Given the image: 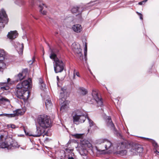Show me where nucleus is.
<instances>
[{
    "mask_svg": "<svg viewBox=\"0 0 159 159\" xmlns=\"http://www.w3.org/2000/svg\"><path fill=\"white\" fill-rule=\"evenodd\" d=\"M131 147V149L129 151L130 154L132 155H137L138 153H141L143 151V148L139 144L131 145V143L126 140H125L123 142L119 143L117 145L118 149H123L125 148H128ZM127 153L125 150L123 149L116 152V154L121 156L125 155Z\"/></svg>",
    "mask_w": 159,
    "mask_h": 159,
    "instance_id": "obj_1",
    "label": "nucleus"
},
{
    "mask_svg": "<svg viewBox=\"0 0 159 159\" xmlns=\"http://www.w3.org/2000/svg\"><path fill=\"white\" fill-rule=\"evenodd\" d=\"M6 134H0V148H7L8 150L13 149L19 146L15 140L7 136Z\"/></svg>",
    "mask_w": 159,
    "mask_h": 159,
    "instance_id": "obj_2",
    "label": "nucleus"
},
{
    "mask_svg": "<svg viewBox=\"0 0 159 159\" xmlns=\"http://www.w3.org/2000/svg\"><path fill=\"white\" fill-rule=\"evenodd\" d=\"M50 58L53 60L54 68L56 73L61 72L64 69V65L63 61L57 57V55L52 52L50 54Z\"/></svg>",
    "mask_w": 159,
    "mask_h": 159,
    "instance_id": "obj_3",
    "label": "nucleus"
},
{
    "mask_svg": "<svg viewBox=\"0 0 159 159\" xmlns=\"http://www.w3.org/2000/svg\"><path fill=\"white\" fill-rule=\"evenodd\" d=\"M91 149L92 148V144L87 140L81 139L80 145L78 147V149L80 154L82 156L86 155L87 152V148Z\"/></svg>",
    "mask_w": 159,
    "mask_h": 159,
    "instance_id": "obj_4",
    "label": "nucleus"
},
{
    "mask_svg": "<svg viewBox=\"0 0 159 159\" xmlns=\"http://www.w3.org/2000/svg\"><path fill=\"white\" fill-rule=\"evenodd\" d=\"M73 122L76 124L77 122L82 123L84 122L86 119L85 115L83 112L80 110L73 111L72 114Z\"/></svg>",
    "mask_w": 159,
    "mask_h": 159,
    "instance_id": "obj_5",
    "label": "nucleus"
},
{
    "mask_svg": "<svg viewBox=\"0 0 159 159\" xmlns=\"http://www.w3.org/2000/svg\"><path fill=\"white\" fill-rule=\"evenodd\" d=\"M37 121L40 126L43 128L45 129L51 126V121L49 117L47 115H42L39 116Z\"/></svg>",
    "mask_w": 159,
    "mask_h": 159,
    "instance_id": "obj_6",
    "label": "nucleus"
},
{
    "mask_svg": "<svg viewBox=\"0 0 159 159\" xmlns=\"http://www.w3.org/2000/svg\"><path fill=\"white\" fill-rule=\"evenodd\" d=\"M96 143L101 145V151L108 150L112 146L111 142L105 139H100L96 141Z\"/></svg>",
    "mask_w": 159,
    "mask_h": 159,
    "instance_id": "obj_7",
    "label": "nucleus"
},
{
    "mask_svg": "<svg viewBox=\"0 0 159 159\" xmlns=\"http://www.w3.org/2000/svg\"><path fill=\"white\" fill-rule=\"evenodd\" d=\"M16 94L17 97L19 98L22 99L24 100L28 99L29 97V92L26 89L22 88H18L16 86Z\"/></svg>",
    "mask_w": 159,
    "mask_h": 159,
    "instance_id": "obj_8",
    "label": "nucleus"
},
{
    "mask_svg": "<svg viewBox=\"0 0 159 159\" xmlns=\"http://www.w3.org/2000/svg\"><path fill=\"white\" fill-rule=\"evenodd\" d=\"M105 121L106 126L112 130L114 133L116 134L117 136L121 137V134L118 133L115 126L112 121L110 116H107L105 118Z\"/></svg>",
    "mask_w": 159,
    "mask_h": 159,
    "instance_id": "obj_9",
    "label": "nucleus"
},
{
    "mask_svg": "<svg viewBox=\"0 0 159 159\" xmlns=\"http://www.w3.org/2000/svg\"><path fill=\"white\" fill-rule=\"evenodd\" d=\"M8 22L7 15L5 11L2 9L0 11V31L4 28L6 24Z\"/></svg>",
    "mask_w": 159,
    "mask_h": 159,
    "instance_id": "obj_10",
    "label": "nucleus"
},
{
    "mask_svg": "<svg viewBox=\"0 0 159 159\" xmlns=\"http://www.w3.org/2000/svg\"><path fill=\"white\" fill-rule=\"evenodd\" d=\"M13 113L12 114L3 113L0 114V116H4L8 117H12L19 115H22L24 112L21 109H18L15 111H13Z\"/></svg>",
    "mask_w": 159,
    "mask_h": 159,
    "instance_id": "obj_11",
    "label": "nucleus"
},
{
    "mask_svg": "<svg viewBox=\"0 0 159 159\" xmlns=\"http://www.w3.org/2000/svg\"><path fill=\"white\" fill-rule=\"evenodd\" d=\"M31 81V79L29 78L28 80L24 81L22 83L19 84L17 85L18 88H22L27 91L28 88L30 87V82Z\"/></svg>",
    "mask_w": 159,
    "mask_h": 159,
    "instance_id": "obj_12",
    "label": "nucleus"
},
{
    "mask_svg": "<svg viewBox=\"0 0 159 159\" xmlns=\"http://www.w3.org/2000/svg\"><path fill=\"white\" fill-rule=\"evenodd\" d=\"M97 90L95 89H93L92 90V95L94 99L96 101L98 106H101L102 105V102L101 99L98 96Z\"/></svg>",
    "mask_w": 159,
    "mask_h": 159,
    "instance_id": "obj_13",
    "label": "nucleus"
},
{
    "mask_svg": "<svg viewBox=\"0 0 159 159\" xmlns=\"http://www.w3.org/2000/svg\"><path fill=\"white\" fill-rule=\"evenodd\" d=\"M16 46V48L20 54L22 55L23 52L24 48V44L23 43H20L19 42H17L15 44Z\"/></svg>",
    "mask_w": 159,
    "mask_h": 159,
    "instance_id": "obj_14",
    "label": "nucleus"
},
{
    "mask_svg": "<svg viewBox=\"0 0 159 159\" xmlns=\"http://www.w3.org/2000/svg\"><path fill=\"white\" fill-rule=\"evenodd\" d=\"M37 130L35 134H34L33 136L34 137H39L45 131V129H42L39 127H36Z\"/></svg>",
    "mask_w": 159,
    "mask_h": 159,
    "instance_id": "obj_15",
    "label": "nucleus"
},
{
    "mask_svg": "<svg viewBox=\"0 0 159 159\" xmlns=\"http://www.w3.org/2000/svg\"><path fill=\"white\" fill-rule=\"evenodd\" d=\"M33 2H35L36 1H38L39 2H37V4L39 5V7L40 8L39 11L40 13H41L43 15H45L46 14L47 12L45 11H42V10L43 9V6H45L46 7H47L45 4L44 3H41L39 2V0H31Z\"/></svg>",
    "mask_w": 159,
    "mask_h": 159,
    "instance_id": "obj_16",
    "label": "nucleus"
},
{
    "mask_svg": "<svg viewBox=\"0 0 159 159\" xmlns=\"http://www.w3.org/2000/svg\"><path fill=\"white\" fill-rule=\"evenodd\" d=\"M18 36V33L16 31H11L7 35V37L10 39H13Z\"/></svg>",
    "mask_w": 159,
    "mask_h": 159,
    "instance_id": "obj_17",
    "label": "nucleus"
},
{
    "mask_svg": "<svg viewBox=\"0 0 159 159\" xmlns=\"http://www.w3.org/2000/svg\"><path fill=\"white\" fill-rule=\"evenodd\" d=\"M73 31L77 33H80L82 30V28L80 24H76L73 25L72 27Z\"/></svg>",
    "mask_w": 159,
    "mask_h": 159,
    "instance_id": "obj_18",
    "label": "nucleus"
},
{
    "mask_svg": "<svg viewBox=\"0 0 159 159\" xmlns=\"http://www.w3.org/2000/svg\"><path fill=\"white\" fill-rule=\"evenodd\" d=\"M6 53L3 49H0V60L2 61L5 59Z\"/></svg>",
    "mask_w": 159,
    "mask_h": 159,
    "instance_id": "obj_19",
    "label": "nucleus"
},
{
    "mask_svg": "<svg viewBox=\"0 0 159 159\" xmlns=\"http://www.w3.org/2000/svg\"><path fill=\"white\" fill-rule=\"evenodd\" d=\"M81 50H82L80 48V47H79L78 48H76V49H75L74 51L75 53L78 55L80 57V59L81 60L83 59V55L81 53Z\"/></svg>",
    "mask_w": 159,
    "mask_h": 159,
    "instance_id": "obj_20",
    "label": "nucleus"
},
{
    "mask_svg": "<svg viewBox=\"0 0 159 159\" xmlns=\"http://www.w3.org/2000/svg\"><path fill=\"white\" fill-rule=\"evenodd\" d=\"M45 104L47 109L51 108L52 106V103L51 100L47 99L45 102Z\"/></svg>",
    "mask_w": 159,
    "mask_h": 159,
    "instance_id": "obj_21",
    "label": "nucleus"
},
{
    "mask_svg": "<svg viewBox=\"0 0 159 159\" xmlns=\"http://www.w3.org/2000/svg\"><path fill=\"white\" fill-rule=\"evenodd\" d=\"M71 136L74 138L76 139H82L83 137V134H72Z\"/></svg>",
    "mask_w": 159,
    "mask_h": 159,
    "instance_id": "obj_22",
    "label": "nucleus"
},
{
    "mask_svg": "<svg viewBox=\"0 0 159 159\" xmlns=\"http://www.w3.org/2000/svg\"><path fill=\"white\" fill-rule=\"evenodd\" d=\"M25 77V76L23 75V74L21 73H19L16 76V78L17 79L16 81H18L19 80H23Z\"/></svg>",
    "mask_w": 159,
    "mask_h": 159,
    "instance_id": "obj_23",
    "label": "nucleus"
},
{
    "mask_svg": "<svg viewBox=\"0 0 159 159\" xmlns=\"http://www.w3.org/2000/svg\"><path fill=\"white\" fill-rule=\"evenodd\" d=\"M6 67V64L2 61H0V71L3 72Z\"/></svg>",
    "mask_w": 159,
    "mask_h": 159,
    "instance_id": "obj_24",
    "label": "nucleus"
},
{
    "mask_svg": "<svg viewBox=\"0 0 159 159\" xmlns=\"http://www.w3.org/2000/svg\"><path fill=\"white\" fill-rule=\"evenodd\" d=\"M80 8L78 7H74L71 9V11L73 13H76L77 12H80V11L79 9Z\"/></svg>",
    "mask_w": 159,
    "mask_h": 159,
    "instance_id": "obj_25",
    "label": "nucleus"
},
{
    "mask_svg": "<svg viewBox=\"0 0 159 159\" xmlns=\"http://www.w3.org/2000/svg\"><path fill=\"white\" fill-rule=\"evenodd\" d=\"M80 90L81 91V93L83 95H85L87 93V91L84 88H80Z\"/></svg>",
    "mask_w": 159,
    "mask_h": 159,
    "instance_id": "obj_26",
    "label": "nucleus"
},
{
    "mask_svg": "<svg viewBox=\"0 0 159 159\" xmlns=\"http://www.w3.org/2000/svg\"><path fill=\"white\" fill-rule=\"evenodd\" d=\"M16 4L19 6L23 5L24 3V1L23 0H17L15 2Z\"/></svg>",
    "mask_w": 159,
    "mask_h": 159,
    "instance_id": "obj_27",
    "label": "nucleus"
},
{
    "mask_svg": "<svg viewBox=\"0 0 159 159\" xmlns=\"http://www.w3.org/2000/svg\"><path fill=\"white\" fill-rule=\"evenodd\" d=\"M80 47L79 44H76L75 43H73L72 45V47L73 51H74L75 49H76V48H78Z\"/></svg>",
    "mask_w": 159,
    "mask_h": 159,
    "instance_id": "obj_28",
    "label": "nucleus"
},
{
    "mask_svg": "<svg viewBox=\"0 0 159 159\" xmlns=\"http://www.w3.org/2000/svg\"><path fill=\"white\" fill-rule=\"evenodd\" d=\"M87 118L89 120V126L90 127H91L92 126H93L94 124L93 121L91 119H90L88 117H87Z\"/></svg>",
    "mask_w": 159,
    "mask_h": 159,
    "instance_id": "obj_29",
    "label": "nucleus"
},
{
    "mask_svg": "<svg viewBox=\"0 0 159 159\" xmlns=\"http://www.w3.org/2000/svg\"><path fill=\"white\" fill-rule=\"evenodd\" d=\"M40 85V89L43 90H44V89L46 88V84L44 83H43Z\"/></svg>",
    "mask_w": 159,
    "mask_h": 159,
    "instance_id": "obj_30",
    "label": "nucleus"
},
{
    "mask_svg": "<svg viewBox=\"0 0 159 159\" xmlns=\"http://www.w3.org/2000/svg\"><path fill=\"white\" fill-rule=\"evenodd\" d=\"M87 43L86 42L85 43V47L84 48V55L85 57L87 55Z\"/></svg>",
    "mask_w": 159,
    "mask_h": 159,
    "instance_id": "obj_31",
    "label": "nucleus"
},
{
    "mask_svg": "<svg viewBox=\"0 0 159 159\" xmlns=\"http://www.w3.org/2000/svg\"><path fill=\"white\" fill-rule=\"evenodd\" d=\"M60 98H61L63 101H65V98H64V94L63 92H61L60 95Z\"/></svg>",
    "mask_w": 159,
    "mask_h": 159,
    "instance_id": "obj_32",
    "label": "nucleus"
},
{
    "mask_svg": "<svg viewBox=\"0 0 159 159\" xmlns=\"http://www.w3.org/2000/svg\"><path fill=\"white\" fill-rule=\"evenodd\" d=\"M0 101L2 102L6 101L9 102L10 101L9 99L5 98H0Z\"/></svg>",
    "mask_w": 159,
    "mask_h": 159,
    "instance_id": "obj_33",
    "label": "nucleus"
},
{
    "mask_svg": "<svg viewBox=\"0 0 159 159\" xmlns=\"http://www.w3.org/2000/svg\"><path fill=\"white\" fill-rule=\"evenodd\" d=\"M35 60V58L34 57H33L31 60L28 61V63L30 65H31L33 63Z\"/></svg>",
    "mask_w": 159,
    "mask_h": 159,
    "instance_id": "obj_34",
    "label": "nucleus"
},
{
    "mask_svg": "<svg viewBox=\"0 0 159 159\" xmlns=\"http://www.w3.org/2000/svg\"><path fill=\"white\" fill-rule=\"evenodd\" d=\"M24 132H25V134L26 135H28V136H33V135L34 134H31L29 132H27L24 128Z\"/></svg>",
    "mask_w": 159,
    "mask_h": 159,
    "instance_id": "obj_35",
    "label": "nucleus"
},
{
    "mask_svg": "<svg viewBox=\"0 0 159 159\" xmlns=\"http://www.w3.org/2000/svg\"><path fill=\"white\" fill-rule=\"evenodd\" d=\"M1 89L3 90H7L9 89V87L8 86H3L1 87Z\"/></svg>",
    "mask_w": 159,
    "mask_h": 159,
    "instance_id": "obj_36",
    "label": "nucleus"
},
{
    "mask_svg": "<svg viewBox=\"0 0 159 159\" xmlns=\"http://www.w3.org/2000/svg\"><path fill=\"white\" fill-rule=\"evenodd\" d=\"M39 85H40L43 83H44L43 82V80L41 78H39Z\"/></svg>",
    "mask_w": 159,
    "mask_h": 159,
    "instance_id": "obj_37",
    "label": "nucleus"
},
{
    "mask_svg": "<svg viewBox=\"0 0 159 159\" xmlns=\"http://www.w3.org/2000/svg\"><path fill=\"white\" fill-rule=\"evenodd\" d=\"M66 105L64 103L62 105H61V109L62 110L65 109V108H66Z\"/></svg>",
    "mask_w": 159,
    "mask_h": 159,
    "instance_id": "obj_38",
    "label": "nucleus"
},
{
    "mask_svg": "<svg viewBox=\"0 0 159 159\" xmlns=\"http://www.w3.org/2000/svg\"><path fill=\"white\" fill-rule=\"evenodd\" d=\"M137 13L139 16L140 19L142 20L143 19L142 15L141 13H139L138 12H137Z\"/></svg>",
    "mask_w": 159,
    "mask_h": 159,
    "instance_id": "obj_39",
    "label": "nucleus"
},
{
    "mask_svg": "<svg viewBox=\"0 0 159 159\" xmlns=\"http://www.w3.org/2000/svg\"><path fill=\"white\" fill-rule=\"evenodd\" d=\"M51 139H49L48 138H47L44 140V142L45 143H47L48 142L50 141Z\"/></svg>",
    "mask_w": 159,
    "mask_h": 159,
    "instance_id": "obj_40",
    "label": "nucleus"
},
{
    "mask_svg": "<svg viewBox=\"0 0 159 159\" xmlns=\"http://www.w3.org/2000/svg\"><path fill=\"white\" fill-rule=\"evenodd\" d=\"M8 126H10V127L12 129H15L16 128V126L14 124H10Z\"/></svg>",
    "mask_w": 159,
    "mask_h": 159,
    "instance_id": "obj_41",
    "label": "nucleus"
},
{
    "mask_svg": "<svg viewBox=\"0 0 159 159\" xmlns=\"http://www.w3.org/2000/svg\"><path fill=\"white\" fill-rule=\"evenodd\" d=\"M147 1V0L143 1L142 2H140L139 3V5H142L143 4V3Z\"/></svg>",
    "mask_w": 159,
    "mask_h": 159,
    "instance_id": "obj_42",
    "label": "nucleus"
},
{
    "mask_svg": "<svg viewBox=\"0 0 159 159\" xmlns=\"http://www.w3.org/2000/svg\"><path fill=\"white\" fill-rule=\"evenodd\" d=\"M152 144H153V145L155 147H156L157 145V143H156L155 141H153L152 142Z\"/></svg>",
    "mask_w": 159,
    "mask_h": 159,
    "instance_id": "obj_43",
    "label": "nucleus"
},
{
    "mask_svg": "<svg viewBox=\"0 0 159 159\" xmlns=\"http://www.w3.org/2000/svg\"><path fill=\"white\" fill-rule=\"evenodd\" d=\"M75 72H74V73H73V78L74 79L75 78Z\"/></svg>",
    "mask_w": 159,
    "mask_h": 159,
    "instance_id": "obj_44",
    "label": "nucleus"
},
{
    "mask_svg": "<svg viewBox=\"0 0 159 159\" xmlns=\"http://www.w3.org/2000/svg\"><path fill=\"white\" fill-rule=\"evenodd\" d=\"M68 159H74L72 157H69Z\"/></svg>",
    "mask_w": 159,
    "mask_h": 159,
    "instance_id": "obj_45",
    "label": "nucleus"
},
{
    "mask_svg": "<svg viewBox=\"0 0 159 159\" xmlns=\"http://www.w3.org/2000/svg\"><path fill=\"white\" fill-rule=\"evenodd\" d=\"M10 80V78H8L7 79V83H8V82H9Z\"/></svg>",
    "mask_w": 159,
    "mask_h": 159,
    "instance_id": "obj_46",
    "label": "nucleus"
},
{
    "mask_svg": "<svg viewBox=\"0 0 159 159\" xmlns=\"http://www.w3.org/2000/svg\"><path fill=\"white\" fill-rule=\"evenodd\" d=\"M155 152H157L158 153H157V154L159 155V152H158L157 150H156Z\"/></svg>",
    "mask_w": 159,
    "mask_h": 159,
    "instance_id": "obj_47",
    "label": "nucleus"
},
{
    "mask_svg": "<svg viewBox=\"0 0 159 159\" xmlns=\"http://www.w3.org/2000/svg\"><path fill=\"white\" fill-rule=\"evenodd\" d=\"M47 43V44H48V46L49 47V49H50V50H51V48L50 47V46H49V44L48 43Z\"/></svg>",
    "mask_w": 159,
    "mask_h": 159,
    "instance_id": "obj_48",
    "label": "nucleus"
},
{
    "mask_svg": "<svg viewBox=\"0 0 159 159\" xmlns=\"http://www.w3.org/2000/svg\"><path fill=\"white\" fill-rule=\"evenodd\" d=\"M76 75H77V76H79V73L78 72H76Z\"/></svg>",
    "mask_w": 159,
    "mask_h": 159,
    "instance_id": "obj_49",
    "label": "nucleus"
},
{
    "mask_svg": "<svg viewBox=\"0 0 159 159\" xmlns=\"http://www.w3.org/2000/svg\"><path fill=\"white\" fill-rule=\"evenodd\" d=\"M57 80H58L59 79V77H58V76H57Z\"/></svg>",
    "mask_w": 159,
    "mask_h": 159,
    "instance_id": "obj_50",
    "label": "nucleus"
},
{
    "mask_svg": "<svg viewBox=\"0 0 159 159\" xmlns=\"http://www.w3.org/2000/svg\"><path fill=\"white\" fill-rule=\"evenodd\" d=\"M33 16V17H34L35 19H36V20H37V18H35L34 16Z\"/></svg>",
    "mask_w": 159,
    "mask_h": 159,
    "instance_id": "obj_51",
    "label": "nucleus"
},
{
    "mask_svg": "<svg viewBox=\"0 0 159 159\" xmlns=\"http://www.w3.org/2000/svg\"><path fill=\"white\" fill-rule=\"evenodd\" d=\"M58 34V33H57V32H56L55 33V34Z\"/></svg>",
    "mask_w": 159,
    "mask_h": 159,
    "instance_id": "obj_52",
    "label": "nucleus"
},
{
    "mask_svg": "<svg viewBox=\"0 0 159 159\" xmlns=\"http://www.w3.org/2000/svg\"><path fill=\"white\" fill-rule=\"evenodd\" d=\"M1 123L0 122V126H1Z\"/></svg>",
    "mask_w": 159,
    "mask_h": 159,
    "instance_id": "obj_53",
    "label": "nucleus"
}]
</instances>
